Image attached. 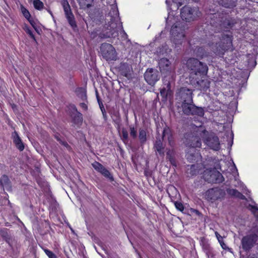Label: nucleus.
Wrapping results in <instances>:
<instances>
[{
	"mask_svg": "<svg viewBox=\"0 0 258 258\" xmlns=\"http://www.w3.org/2000/svg\"><path fill=\"white\" fill-rule=\"evenodd\" d=\"M206 19L209 25L213 28L212 30L215 32L229 31L237 23L236 19L220 13L208 14Z\"/></svg>",
	"mask_w": 258,
	"mask_h": 258,
	"instance_id": "obj_1",
	"label": "nucleus"
},
{
	"mask_svg": "<svg viewBox=\"0 0 258 258\" xmlns=\"http://www.w3.org/2000/svg\"><path fill=\"white\" fill-rule=\"evenodd\" d=\"M117 10L114 9L110 11L105 19L107 21L99 36L101 38L115 37L118 36V32L120 26Z\"/></svg>",
	"mask_w": 258,
	"mask_h": 258,
	"instance_id": "obj_2",
	"label": "nucleus"
},
{
	"mask_svg": "<svg viewBox=\"0 0 258 258\" xmlns=\"http://www.w3.org/2000/svg\"><path fill=\"white\" fill-rule=\"evenodd\" d=\"M186 66L189 71V80L197 77L206 75L208 71V66L205 63L194 57L187 60Z\"/></svg>",
	"mask_w": 258,
	"mask_h": 258,
	"instance_id": "obj_3",
	"label": "nucleus"
},
{
	"mask_svg": "<svg viewBox=\"0 0 258 258\" xmlns=\"http://www.w3.org/2000/svg\"><path fill=\"white\" fill-rule=\"evenodd\" d=\"M231 46V36L228 34L222 35V39L220 42L210 45L213 52L220 56L223 55L226 51L230 49Z\"/></svg>",
	"mask_w": 258,
	"mask_h": 258,
	"instance_id": "obj_4",
	"label": "nucleus"
},
{
	"mask_svg": "<svg viewBox=\"0 0 258 258\" xmlns=\"http://www.w3.org/2000/svg\"><path fill=\"white\" fill-rule=\"evenodd\" d=\"M202 16L198 7L184 6L180 9V17L182 20L187 23L198 20Z\"/></svg>",
	"mask_w": 258,
	"mask_h": 258,
	"instance_id": "obj_5",
	"label": "nucleus"
},
{
	"mask_svg": "<svg viewBox=\"0 0 258 258\" xmlns=\"http://www.w3.org/2000/svg\"><path fill=\"white\" fill-rule=\"evenodd\" d=\"M184 24L181 22H177L174 23L170 30L171 39L176 45H181L185 37Z\"/></svg>",
	"mask_w": 258,
	"mask_h": 258,
	"instance_id": "obj_6",
	"label": "nucleus"
},
{
	"mask_svg": "<svg viewBox=\"0 0 258 258\" xmlns=\"http://www.w3.org/2000/svg\"><path fill=\"white\" fill-rule=\"evenodd\" d=\"M178 109H181L182 113L185 115H197L202 117L204 115V108L196 106L194 101L192 102H184L177 105Z\"/></svg>",
	"mask_w": 258,
	"mask_h": 258,
	"instance_id": "obj_7",
	"label": "nucleus"
},
{
	"mask_svg": "<svg viewBox=\"0 0 258 258\" xmlns=\"http://www.w3.org/2000/svg\"><path fill=\"white\" fill-rule=\"evenodd\" d=\"M194 91V89L187 87H182L177 89L175 94L177 103L179 104L184 102H192Z\"/></svg>",
	"mask_w": 258,
	"mask_h": 258,
	"instance_id": "obj_8",
	"label": "nucleus"
},
{
	"mask_svg": "<svg viewBox=\"0 0 258 258\" xmlns=\"http://www.w3.org/2000/svg\"><path fill=\"white\" fill-rule=\"evenodd\" d=\"M203 177L205 180L209 183H220L224 180L222 174L216 169L205 170Z\"/></svg>",
	"mask_w": 258,
	"mask_h": 258,
	"instance_id": "obj_9",
	"label": "nucleus"
},
{
	"mask_svg": "<svg viewBox=\"0 0 258 258\" xmlns=\"http://www.w3.org/2000/svg\"><path fill=\"white\" fill-rule=\"evenodd\" d=\"M100 53L107 61L115 60L117 53L113 46L109 43H103L100 46Z\"/></svg>",
	"mask_w": 258,
	"mask_h": 258,
	"instance_id": "obj_10",
	"label": "nucleus"
},
{
	"mask_svg": "<svg viewBox=\"0 0 258 258\" xmlns=\"http://www.w3.org/2000/svg\"><path fill=\"white\" fill-rule=\"evenodd\" d=\"M258 240V235L255 233H250L243 236L241 240L242 248L246 252H249L255 245Z\"/></svg>",
	"mask_w": 258,
	"mask_h": 258,
	"instance_id": "obj_11",
	"label": "nucleus"
},
{
	"mask_svg": "<svg viewBox=\"0 0 258 258\" xmlns=\"http://www.w3.org/2000/svg\"><path fill=\"white\" fill-rule=\"evenodd\" d=\"M183 142L186 147L191 148H200L202 145L200 138L191 132L184 134Z\"/></svg>",
	"mask_w": 258,
	"mask_h": 258,
	"instance_id": "obj_12",
	"label": "nucleus"
},
{
	"mask_svg": "<svg viewBox=\"0 0 258 258\" xmlns=\"http://www.w3.org/2000/svg\"><path fill=\"white\" fill-rule=\"evenodd\" d=\"M189 82L191 85L202 91H206L210 88V81L204 76L190 79Z\"/></svg>",
	"mask_w": 258,
	"mask_h": 258,
	"instance_id": "obj_13",
	"label": "nucleus"
},
{
	"mask_svg": "<svg viewBox=\"0 0 258 258\" xmlns=\"http://www.w3.org/2000/svg\"><path fill=\"white\" fill-rule=\"evenodd\" d=\"M225 196L224 190L218 187L210 188L206 192L207 199L212 202L222 199Z\"/></svg>",
	"mask_w": 258,
	"mask_h": 258,
	"instance_id": "obj_14",
	"label": "nucleus"
},
{
	"mask_svg": "<svg viewBox=\"0 0 258 258\" xmlns=\"http://www.w3.org/2000/svg\"><path fill=\"white\" fill-rule=\"evenodd\" d=\"M144 76L146 82L151 86H154L160 78V73L154 68L147 69Z\"/></svg>",
	"mask_w": 258,
	"mask_h": 258,
	"instance_id": "obj_15",
	"label": "nucleus"
},
{
	"mask_svg": "<svg viewBox=\"0 0 258 258\" xmlns=\"http://www.w3.org/2000/svg\"><path fill=\"white\" fill-rule=\"evenodd\" d=\"M158 66L160 72L165 75H169L172 71L171 63L166 58L163 57L159 60Z\"/></svg>",
	"mask_w": 258,
	"mask_h": 258,
	"instance_id": "obj_16",
	"label": "nucleus"
},
{
	"mask_svg": "<svg viewBox=\"0 0 258 258\" xmlns=\"http://www.w3.org/2000/svg\"><path fill=\"white\" fill-rule=\"evenodd\" d=\"M89 15L93 22L96 24H100L103 20L104 17L102 11L99 8H95L89 11Z\"/></svg>",
	"mask_w": 258,
	"mask_h": 258,
	"instance_id": "obj_17",
	"label": "nucleus"
},
{
	"mask_svg": "<svg viewBox=\"0 0 258 258\" xmlns=\"http://www.w3.org/2000/svg\"><path fill=\"white\" fill-rule=\"evenodd\" d=\"M205 143L210 148L217 151L220 149V142L217 136L214 135H209L205 141Z\"/></svg>",
	"mask_w": 258,
	"mask_h": 258,
	"instance_id": "obj_18",
	"label": "nucleus"
},
{
	"mask_svg": "<svg viewBox=\"0 0 258 258\" xmlns=\"http://www.w3.org/2000/svg\"><path fill=\"white\" fill-rule=\"evenodd\" d=\"M0 235L3 239L9 245L13 247V244L14 241V239L10 233V230L7 228H3L0 230Z\"/></svg>",
	"mask_w": 258,
	"mask_h": 258,
	"instance_id": "obj_19",
	"label": "nucleus"
},
{
	"mask_svg": "<svg viewBox=\"0 0 258 258\" xmlns=\"http://www.w3.org/2000/svg\"><path fill=\"white\" fill-rule=\"evenodd\" d=\"M119 71L122 76L129 78L131 75L132 67L127 62H121L119 67Z\"/></svg>",
	"mask_w": 258,
	"mask_h": 258,
	"instance_id": "obj_20",
	"label": "nucleus"
},
{
	"mask_svg": "<svg viewBox=\"0 0 258 258\" xmlns=\"http://www.w3.org/2000/svg\"><path fill=\"white\" fill-rule=\"evenodd\" d=\"M13 141L16 148L20 151H22L25 148L24 144L19 137L16 131H15L12 134Z\"/></svg>",
	"mask_w": 258,
	"mask_h": 258,
	"instance_id": "obj_21",
	"label": "nucleus"
},
{
	"mask_svg": "<svg viewBox=\"0 0 258 258\" xmlns=\"http://www.w3.org/2000/svg\"><path fill=\"white\" fill-rule=\"evenodd\" d=\"M0 185L4 189L5 188L8 191H12V183L9 177L5 174L3 175L0 178Z\"/></svg>",
	"mask_w": 258,
	"mask_h": 258,
	"instance_id": "obj_22",
	"label": "nucleus"
},
{
	"mask_svg": "<svg viewBox=\"0 0 258 258\" xmlns=\"http://www.w3.org/2000/svg\"><path fill=\"white\" fill-rule=\"evenodd\" d=\"M220 6L228 9H233L237 6V0H218Z\"/></svg>",
	"mask_w": 258,
	"mask_h": 258,
	"instance_id": "obj_23",
	"label": "nucleus"
},
{
	"mask_svg": "<svg viewBox=\"0 0 258 258\" xmlns=\"http://www.w3.org/2000/svg\"><path fill=\"white\" fill-rule=\"evenodd\" d=\"M72 120L74 124L78 126H80L83 123V114L81 112L71 114Z\"/></svg>",
	"mask_w": 258,
	"mask_h": 258,
	"instance_id": "obj_24",
	"label": "nucleus"
},
{
	"mask_svg": "<svg viewBox=\"0 0 258 258\" xmlns=\"http://www.w3.org/2000/svg\"><path fill=\"white\" fill-rule=\"evenodd\" d=\"M77 96L82 100L86 101L88 103L86 90L83 87H79L75 91Z\"/></svg>",
	"mask_w": 258,
	"mask_h": 258,
	"instance_id": "obj_25",
	"label": "nucleus"
},
{
	"mask_svg": "<svg viewBox=\"0 0 258 258\" xmlns=\"http://www.w3.org/2000/svg\"><path fill=\"white\" fill-rule=\"evenodd\" d=\"M226 191L227 194L232 197H234L241 200H245L246 199L244 195L236 189L227 188Z\"/></svg>",
	"mask_w": 258,
	"mask_h": 258,
	"instance_id": "obj_26",
	"label": "nucleus"
},
{
	"mask_svg": "<svg viewBox=\"0 0 258 258\" xmlns=\"http://www.w3.org/2000/svg\"><path fill=\"white\" fill-rule=\"evenodd\" d=\"M154 148L160 156L163 157L164 156V148L161 140L159 139L156 141L154 145Z\"/></svg>",
	"mask_w": 258,
	"mask_h": 258,
	"instance_id": "obj_27",
	"label": "nucleus"
},
{
	"mask_svg": "<svg viewBox=\"0 0 258 258\" xmlns=\"http://www.w3.org/2000/svg\"><path fill=\"white\" fill-rule=\"evenodd\" d=\"M194 53L197 57L200 58L208 56V52L202 47H196L194 49Z\"/></svg>",
	"mask_w": 258,
	"mask_h": 258,
	"instance_id": "obj_28",
	"label": "nucleus"
},
{
	"mask_svg": "<svg viewBox=\"0 0 258 258\" xmlns=\"http://www.w3.org/2000/svg\"><path fill=\"white\" fill-rule=\"evenodd\" d=\"M186 173L187 176L191 177L198 173V167L195 164L187 165L186 167Z\"/></svg>",
	"mask_w": 258,
	"mask_h": 258,
	"instance_id": "obj_29",
	"label": "nucleus"
},
{
	"mask_svg": "<svg viewBox=\"0 0 258 258\" xmlns=\"http://www.w3.org/2000/svg\"><path fill=\"white\" fill-rule=\"evenodd\" d=\"M81 9L90 8L93 6L94 0H77Z\"/></svg>",
	"mask_w": 258,
	"mask_h": 258,
	"instance_id": "obj_30",
	"label": "nucleus"
},
{
	"mask_svg": "<svg viewBox=\"0 0 258 258\" xmlns=\"http://www.w3.org/2000/svg\"><path fill=\"white\" fill-rule=\"evenodd\" d=\"M66 16L68 21L73 29L75 30L77 28V25L75 21V19L72 12L66 14Z\"/></svg>",
	"mask_w": 258,
	"mask_h": 258,
	"instance_id": "obj_31",
	"label": "nucleus"
},
{
	"mask_svg": "<svg viewBox=\"0 0 258 258\" xmlns=\"http://www.w3.org/2000/svg\"><path fill=\"white\" fill-rule=\"evenodd\" d=\"M171 51V49L169 48L168 46L166 44H164L161 47H159L157 50L159 55L165 56H167L168 54H170Z\"/></svg>",
	"mask_w": 258,
	"mask_h": 258,
	"instance_id": "obj_32",
	"label": "nucleus"
},
{
	"mask_svg": "<svg viewBox=\"0 0 258 258\" xmlns=\"http://www.w3.org/2000/svg\"><path fill=\"white\" fill-rule=\"evenodd\" d=\"M139 139L140 140V144L144 145L147 141V131L144 128H140L139 130Z\"/></svg>",
	"mask_w": 258,
	"mask_h": 258,
	"instance_id": "obj_33",
	"label": "nucleus"
},
{
	"mask_svg": "<svg viewBox=\"0 0 258 258\" xmlns=\"http://www.w3.org/2000/svg\"><path fill=\"white\" fill-rule=\"evenodd\" d=\"M162 139L163 141L167 140L170 145L172 142V135L169 128H164L162 133Z\"/></svg>",
	"mask_w": 258,
	"mask_h": 258,
	"instance_id": "obj_34",
	"label": "nucleus"
},
{
	"mask_svg": "<svg viewBox=\"0 0 258 258\" xmlns=\"http://www.w3.org/2000/svg\"><path fill=\"white\" fill-rule=\"evenodd\" d=\"M200 244L202 246V248L205 252L208 251L213 249L208 241L204 237L201 238Z\"/></svg>",
	"mask_w": 258,
	"mask_h": 258,
	"instance_id": "obj_35",
	"label": "nucleus"
},
{
	"mask_svg": "<svg viewBox=\"0 0 258 258\" xmlns=\"http://www.w3.org/2000/svg\"><path fill=\"white\" fill-rule=\"evenodd\" d=\"M215 235L219 241V242L220 243L221 247H222L223 249H225V250H227L231 252H232V249L228 247L226 244L224 243V241H223V237H222L218 232L216 231L215 232Z\"/></svg>",
	"mask_w": 258,
	"mask_h": 258,
	"instance_id": "obj_36",
	"label": "nucleus"
},
{
	"mask_svg": "<svg viewBox=\"0 0 258 258\" xmlns=\"http://www.w3.org/2000/svg\"><path fill=\"white\" fill-rule=\"evenodd\" d=\"M164 85L166 87H163L160 89V94L163 97L167 98L168 94V92L170 91V83L167 81V83H164Z\"/></svg>",
	"mask_w": 258,
	"mask_h": 258,
	"instance_id": "obj_37",
	"label": "nucleus"
},
{
	"mask_svg": "<svg viewBox=\"0 0 258 258\" xmlns=\"http://www.w3.org/2000/svg\"><path fill=\"white\" fill-rule=\"evenodd\" d=\"M196 150L195 148H192L190 151L187 152L186 154L185 157L187 160L190 162H192L196 159L195 155Z\"/></svg>",
	"mask_w": 258,
	"mask_h": 258,
	"instance_id": "obj_38",
	"label": "nucleus"
},
{
	"mask_svg": "<svg viewBox=\"0 0 258 258\" xmlns=\"http://www.w3.org/2000/svg\"><path fill=\"white\" fill-rule=\"evenodd\" d=\"M129 132L130 137L133 140H135L138 137V130L136 127L134 125H130L129 126Z\"/></svg>",
	"mask_w": 258,
	"mask_h": 258,
	"instance_id": "obj_39",
	"label": "nucleus"
},
{
	"mask_svg": "<svg viewBox=\"0 0 258 258\" xmlns=\"http://www.w3.org/2000/svg\"><path fill=\"white\" fill-rule=\"evenodd\" d=\"M92 166L95 169V170L101 174H102L106 169L104 166H103L101 163L97 161H95L92 163Z\"/></svg>",
	"mask_w": 258,
	"mask_h": 258,
	"instance_id": "obj_40",
	"label": "nucleus"
},
{
	"mask_svg": "<svg viewBox=\"0 0 258 258\" xmlns=\"http://www.w3.org/2000/svg\"><path fill=\"white\" fill-rule=\"evenodd\" d=\"M92 166L95 169V170L101 174H102L106 169L104 166H103L101 163L97 161H95L92 163Z\"/></svg>",
	"mask_w": 258,
	"mask_h": 258,
	"instance_id": "obj_41",
	"label": "nucleus"
},
{
	"mask_svg": "<svg viewBox=\"0 0 258 258\" xmlns=\"http://www.w3.org/2000/svg\"><path fill=\"white\" fill-rule=\"evenodd\" d=\"M92 166L95 169V170L101 174H102L106 169L104 166H103L101 163L97 161H95L92 163Z\"/></svg>",
	"mask_w": 258,
	"mask_h": 258,
	"instance_id": "obj_42",
	"label": "nucleus"
},
{
	"mask_svg": "<svg viewBox=\"0 0 258 258\" xmlns=\"http://www.w3.org/2000/svg\"><path fill=\"white\" fill-rule=\"evenodd\" d=\"M120 138L124 143H127L128 141V134L125 128L122 127L121 134L120 135Z\"/></svg>",
	"mask_w": 258,
	"mask_h": 258,
	"instance_id": "obj_43",
	"label": "nucleus"
},
{
	"mask_svg": "<svg viewBox=\"0 0 258 258\" xmlns=\"http://www.w3.org/2000/svg\"><path fill=\"white\" fill-rule=\"evenodd\" d=\"M114 116H115V118L113 119V121L115 123V124H116V128L118 131L119 132L121 126V119L118 113H116V114L114 115Z\"/></svg>",
	"mask_w": 258,
	"mask_h": 258,
	"instance_id": "obj_44",
	"label": "nucleus"
},
{
	"mask_svg": "<svg viewBox=\"0 0 258 258\" xmlns=\"http://www.w3.org/2000/svg\"><path fill=\"white\" fill-rule=\"evenodd\" d=\"M23 29L25 30L26 33L28 34L30 37L36 41V39L34 35L33 34L32 30L30 29L29 27L27 25L25 24L23 27Z\"/></svg>",
	"mask_w": 258,
	"mask_h": 258,
	"instance_id": "obj_45",
	"label": "nucleus"
},
{
	"mask_svg": "<svg viewBox=\"0 0 258 258\" xmlns=\"http://www.w3.org/2000/svg\"><path fill=\"white\" fill-rule=\"evenodd\" d=\"M62 5L65 14L71 12V8L67 0H63L62 2Z\"/></svg>",
	"mask_w": 258,
	"mask_h": 258,
	"instance_id": "obj_46",
	"label": "nucleus"
},
{
	"mask_svg": "<svg viewBox=\"0 0 258 258\" xmlns=\"http://www.w3.org/2000/svg\"><path fill=\"white\" fill-rule=\"evenodd\" d=\"M101 174L103 175L105 178L109 179L110 181H114V177L113 175L106 168L105 169V170L102 172Z\"/></svg>",
	"mask_w": 258,
	"mask_h": 258,
	"instance_id": "obj_47",
	"label": "nucleus"
},
{
	"mask_svg": "<svg viewBox=\"0 0 258 258\" xmlns=\"http://www.w3.org/2000/svg\"><path fill=\"white\" fill-rule=\"evenodd\" d=\"M33 5L34 8L38 10L42 9L44 6L43 3L40 0H34L33 2Z\"/></svg>",
	"mask_w": 258,
	"mask_h": 258,
	"instance_id": "obj_48",
	"label": "nucleus"
},
{
	"mask_svg": "<svg viewBox=\"0 0 258 258\" xmlns=\"http://www.w3.org/2000/svg\"><path fill=\"white\" fill-rule=\"evenodd\" d=\"M174 204L177 210L183 213L184 207L181 202L178 201H174Z\"/></svg>",
	"mask_w": 258,
	"mask_h": 258,
	"instance_id": "obj_49",
	"label": "nucleus"
},
{
	"mask_svg": "<svg viewBox=\"0 0 258 258\" xmlns=\"http://www.w3.org/2000/svg\"><path fill=\"white\" fill-rule=\"evenodd\" d=\"M21 12L26 19H29L31 17V15L27 9H26L24 6H21Z\"/></svg>",
	"mask_w": 258,
	"mask_h": 258,
	"instance_id": "obj_50",
	"label": "nucleus"
},
{
	"mask_svg": "<svg viewBox=\"0 0 258 258\" xmlns=\"http://www.w3.org/2000/svg\"><path fill=\"white\" fill-rule=\"evenodd\" d=\"M44 250L45 254L48 256L49 258H57L56 255L51 251L47 249H45Z\"/></svg>",
	"mask_w": 258,
	"mask_h": 258,
	"instance_id": "obj_51",
	"label": "nucleus"
},
{
	"mask_svg": "<svg viewBox=\"0 0 258 258\" xmlns=\"http://www.w3.org/2000/svg\"><path fill=\"white\" fill-rule=\"evenodd\" d=\"M205 253L208 256V258H215L216 254L213 248Z\"/></svg>",
	"mask_w": 258,
	"mask_h": 258,
	"instance_id": "obj_52",
	"label": "nucleus"
},
{
	"mask_svg": "<svg viewBox=\"0 0 258 258\" xmlns=\"http://www.w3.org/2000/svg\"><path fill=\"white\" fill-rule=\"evenodd\" d=\"M99 105H100V107L101 110L102 114H103V118L105 120H106L107 119V116L106 111L104 109V107H103L102 104H101V106L100 104H99Z\"/></svg>",
	"mask_w": 258,
	"mask_h": 258,
	"instance_id": "obj_53",
	"label": "nucleus"
},
{
	"mask_svg": "<svg viewBox=\"0 0 258 258\" xmlns=\"http://www.w3.org/2000/svg\"><path fill=\"white\" fill-rule=\"evenodd\" d=\"M144 174L147 177H151L152 175V172L150 170L145 169L144 170Z\"/></svg>",
	"mask_w": 258,
	"mask_h": 258,
	"instance_id": "obj_54",
	"label": "nucleus"
},
{
	"mask_svg": "<svg viewBox=\"0 0 258 258\" xmlns=\"http://www.w3.org/2000/svg\"><path fill=\"white\" fill-rule=\"evenodd\" d=\"M71 107L72 109V114H75V113H77L78 112H80L79 111H78L76 106L73 104V105H71Z\"/></svg>",
	"mask_w": 258,
	"mask_h": 258,
	"instance_id": "obj_55",
	"label": "nucleus"
},
{
	"mask_svg": "<svg viewBox=\"0 0 258 258\" xmlns=\"http://www.w3.org/2000/svg\"><path fill=\"white\" fill-rule=\"evenodd\" d=\"M103 249L105 253L108 255V258H115L116 256H117L115 253H109L105 247H103Z\"/></svg>",
	"mask_w": 258,
	"mask_h": 258,
	"instance_id": "obj_56",
	"label": "nucleus"
},
{
	"mask_svg": "<svg viewBox=\"0 0 258 258\" xmlns=\"http://www.w3.org/2000/svg\"><path fill=\"white\" fill-rule=\"evenodd\" d=\"M172 2L177 4V6H181L183 4L184 0H172Z\"/></svg>",
	"mask_w": 258,
	"mask_h": 258,
	"instance_id": "obj_57",
	"label": "nucleus"
},
{
	"mask_svg": "<svg viewBox=\"0 0 258 258\" xmlns=\"http://www.w3.org/2000/svg\"><path fill=\"white\" fill-rule=\"evenodd\" d=\"M27 20H28L30 24L32 25V26L35 29V30H36V23L35 22L34 20L31 19V17Z\"/></svg>",
	"mask_w": 258,
	"mask_h": 258,
	"instance_id": "obj_58",
	"label": "nucleus"
},
{
	"mask_svg": "<svg viewBox=\"0 0 258 258\" xmlns=\"http://www.w3.org/2000/svg\"><path fill=\"white\" fill-rule=\"evenodd\" d=\"M191 211L192 213L196 214L197 216L200 217L202 216V213L197 209H191Z\"/></svg>",
	"mask_w": 258,
	"mask_h": 258,
	"instance_id": "obj_59",
	"label": "nucleus"
},
{
	"mask_svg": "<svg viewBox=\"0 0 258 258\" xmlns=\"http://www.w3.org/2000/svg\"><path fill=\"white\" fill-rule=\"evenodd\" d=\"M79 105L81 106V107H82L84 110H88V106L87 103H86L85 102L80 103Z\"/></svg>",
	"mask_w": 258,
	"mask_h": 258,
	"instance_id": "obj_60",
	"label": "nucleus"
},
{
	"mask_svg": "<svg viewBox=\"0 0 258 258\" xmlns=\"http://www.w3.org/2000/svg\"><path fill=\"white\" fill-rule=\"evenodd\" d=\"M96 97L97 98V100H98V102L99 103L100 99H99V96H98V92L97 91H96Z\"/></svg>",
	"mask_w": 258,
	"mask_h": 258,
	"instance_id": "obj_61",
	"label": "nucleus"
},
{
	"mask_svg": "<svg viewBox=\"0 0 258 258\" xmlns=\"http://www.w3.org/2000/svg\"><path fill=\"white\" fill-rule=\"evenodd\" d=\"M251 208L253 209H254L255 210H258V208L254 206H251Z\"/></svg>",
	"mask_w": 258,
	"mask_h": 258,
	"instance_id": "obj_62",
	"label": "nucleus"
},
{
	"mask_svg": "<svg viewBox=\"0 0 258 258\" xmlns=\"http://www.w3.org/2000/svg\"><path fill=\"white\" fill-rule=\"evenodd\" d=\"M98 253H99L100 255H101V256L103 257V258H106L105 256H103V255L101 254L99 252H98Z\"/></svg>",
	"mask_w": 258,
	"mask_h": 258,
	"instance_id": "obj_63",
	"label": "nucleus"
},
{
	"mask_svg": "<svg viewBox=\"0 0 258 258\" xmlns=\"http://www.w3.org/2000/svg\"><path fill=\"white\" fill-rule=\"evenodd\" d=\"M15 106H16V105L15 104H13L12 106V108H14Z\"/></svg>",
	"mask_w": 258,
	"mask_h": 258,
	"instance_id": "obj_64",
	"label": "nucleus"
}]
</instances>
